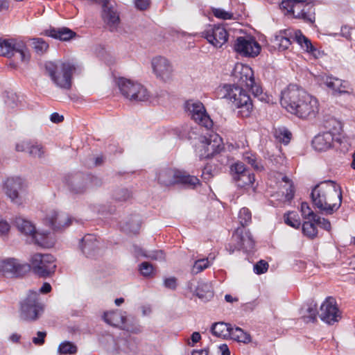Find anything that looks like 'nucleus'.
<instances>
[{
	"mask_svg": "<svg viewBox=\"0 0 355 355\" xmlns=\"http://www.w3.org/2000/svg\"><path fill=\"white\" fill-rule=\"evenodd\" d=\"M306 312L308 313L306 316L309 321L314 322L316 320V317L318 313L317 304L313 301L311 300L306 303Z\"/></svg>",
	"mask_w": 355,
	"mask_h": 355,
	"instance_id": "48",
	"label": "nucleus"
},
{
	"mask_svg": "<svg viewBox=\"0 0 355 355\" xmlns=\"http://www.w3.org/2000/svg\"><path fill=\"white\" fill-rule=\"evenodd\" d=\"M58 352L62 354H73L77 352V347L71 342L64 341L59 345Z\"/></svg>",
	"mask_w": 355,
	"mask_h": 355,
	"instance_id": "45",
	"label": "nucleus"
},
{
	"mask_svg": "<svg viewBox=\"0 0 355 355\" xmlns=\"http://www.w3.org/2000/svg\"><path fill=\"white\" fill-rule=\"evenodd\" d=\"M268 268V263L264 260L259 261L254 265V272L257 275L265 273Z\"/></svg>",
	"mask_w": 355,
	"mask_h": 355,
	"instance_id": "57",
	"label": "nucleus"
},
{
	"mask_svg": "<svg viewBox=\"0 0 355 355\" xmlns=\"http://www.w3.org/2000/svg\"><path fill=\"white\" fill-rule=\"evenodd\" d=\"M234 49L246 57H255L259 53L261 46L252 37H239L234 43Z\"/></svg>",
	"mask_w": 355,
	"mask_h": 355,
	"instance_id": "17",
	"label": "nucleus"
},
{
	"mask_svg": "<svg viewBox=\"0 0 355 355\" xmlns=\"http://www.w3.org/2000/svg\"><path fill=\"white\" fill-rule=\"evenodd\" d=\"M274 135L279 141L284 144H288L291 139V132L284 127L275 128Z\"/></svg>",
	"mask_w": 355,
	"mask_h": 355,
	"instance_id": "42",
	"label": "nucleus"
},
{
	"mask_svg": "<svg viewBox=\"0 0 355 355\" xmlns=\"http://www.w3.org/2000/svg\"><path fill=\"white\" fill-rule=\"evenodd\" d=\"M248 88L251 89L254 97L257 98L259 101L266 103L269 101V96L263 92L261 87L255 82V80H254L253 85H249Z\"/></svg>",
	"mask_w": 355,
	"mask_h": 355,
	"instance_id": "40",
	"label": "nucleus"
},
{
	"mask_svg": "<svg viewBox=\"0 0 355 355\" xmlns=\"http://www.w3.org/2000/svg\"><path fill=\"white\" fill-rule=\"evenodd\" d=\"M209 44L216 48H221L227 42L229 34L222 25L209 24L202 33Z\"/></svg>",
	"mask_w": 355,
	"mask_h": 355,
	"instance_id": "13",
	"label": "nucleus"
},
{
	"mask_svg": "<svg viewBox=\"0 0 355 355\" xmlns=\"http://www.w3.org/2000/svg\"><path fill=\"white\" fill-rule=\"evenodd\" d=\"M274 42L283 50L287 49L291 44L290 38L282 33L275 36Z\"/></svg>",
	"mask_w": 355,
	"mask_h": 355,
	"instance_id": "50",
	"label": "nucleus"
},
{
	"mask_svg": "<svg viewBox=\"0 0 355 355\" xmlns=\"http://www.w3.org/2000/svg\"><path fill=\"white\" fill-rule=\"evenodd\" d=\"M340 35L347 40L355 43V28L343 26L341 27Z\"/></svg>",
	"mask_w": 355,
	"mask_h": 355,
	"instance_id": "54",
	"label": "nucleus"
},
{
	"mask_svg": "<svg viewBox=\"0 0 355 355\" xmlns=\"http://www.w3.org/2000/svg\"><path fill=\"white\" fill-rule=\"evenodd\" d=\"M301 92L306 91L297 85L291 84L281 94L282 106L295 115L297 112V102L301 97H303Z\"/></svg>",
	"mask_w": 355,
	"mask_h": 355,
	"instance_id": "10",
	"label": "nucleus"
},
{
	"mask_svg": "<svg viewBox=\"0 0 355 355\" xmlns=\"http://www.w3.org/2000/svg\"><path fill=\"white\" fill-rule=\"evenodd\" d=\"M31 265L35 273L46 277L55 272L56 265L55 258L49 254H35L32 257Z\"/></svg>",
	"mask_w": 355,
	"mask_h": 355,
	"instance_id": "8",
	"label": "nucleus"
},
{
	"mask_svg": "<svg viewBox=\"0 0 355 355\" xmlns=\"http://www.w3.org/2000/svg\"><path fill=\"white\" fill-rule=\"evenodd\" d=\"M123 329L126 330L128 332L133 333V334H139L141 332V327L140 325H133V326H129L125 325L122 328Z\"/></svg>",
	"mask_w": 355,
	"mask_h": 355,
	"instance_id": "63",
	"label": "nucleus"
},
{
	"mask_svg": "<svg viewBox=\"0 0 355 355\" xmlns=\"http://www.w3.org/2000/svg\"><path fill=\"white\" fill-rule=\"evenodd\" d=\"M333 141L334 135L327 131L316 135L312 141V146L318 151H324L331 147Z\"/></svg>",
	"mask_w": 355,
	"mask_h": 355,
	"instance_id": "26",
	"label": "nucleus"
},
{
	"mask_svg": "<svg viewBox=\"0 0 355 355\" xmlns=\"http://www.w3.org/2000/svg\"><path fill=\"white\" fill-rule=\"evenodd\" d=\"M164 285L167 288L175 290L177 288V279L174 277L166 278L164 281Z\"/></svg>",
	"mask_w": 355,
	"mask_h": 355,
	"instance_id": "61",
	"label": "nucleus"
},
{
	"mask_svg": "<svg viewBox=\"0 0 355 355\" xmlns=\"http://www.w3.org/2000/svg\"><path fill=\"white\" fill-rule=\"evenodd\" d=\"M101 16L103 21L111 31L116 28L120 21L119 15L110 2L102 8Z\"/></svg>",
	"mask_w": 355,
	"mask_h": 355,
	"instance_id": "25",
	"label": "nucleus"
},
{
	"mask_svg": "<svg viewBox=\"0 0 355 355\" xmlns=\"http://www.w3.org/2000/svg\"><path fill=\"white\" fill-rule=\"evenodd\" d=\"M16 150L18 152H26L31 157L41 158L44 154L43 146L35 142L22 141L16 145Z\"/></svg>",
	"mask_w": 355,
	"mask_h": 355,
	"instance_id": "27",
	"label": "nucleus"
},
{
	"mask_svg": "<svg viewBox=\"0 0 355 355\" xmlns=\"http://www.w3.org/2000/svg\"><path fill=\"white\" fill-rule=\"evenodd\" d=\"M186 108L190 112L191 118L199 125L207 129L211 128L213 122L207 114L203 104L200 101H189L186 103Z\"/></svg>",
	"mask_w": 355,
	"mask_h": 355,
	"instance_id": "15",
	"label": "nucleus"
},
{
	"mask_svg": "<svg viewBox=\"0 0 355 355\" xmlns=\"http://www.w3.org/2000/svg\"><path fill=\"white\" fill-rule=\"evenodd\" d=\"M248 170L250 169L248 168L243 162H237L232 164L230 166V173L234 182L239 178L241 175L244 174V172H247Z\"/></svg>",
	"mask_w": 355,
	"mask_h": 355,
	"instance_id": "41",
	"label": "nucleus"
},
{
	"mask_svg": "<svg viewBox=\"0 0 355 355\" xmlns=\"http://www.w3.org/2000/svg\"><path fill=\"white\" fill-rule=\"evenodd\" d=\"M295 34V40L302 49L311 53H313L316 51V49L313 46L310 40L305 37L300 31H297Z\"/></svg>",
	"mask_w": 355,
	"mask_h": 355,
	"instance_id": "37",
	"label": "nucleus"
},
{
	"mask_svg": "<svg viewBox=\"0 0 355 355\" xmlns=\"http://www.w3.org/2000/svg\"><path fill=\"white\" fill-rule=\"evenodd\" d=\"M141 224V217L138 214L131 216L122 226L123 230L127 234H137L139 233Z\"/></svg>",
	"mask_w": 355,
	"mask_h": 355,
	"instance_id": "32",
	"label": "nucleus"
},
{
	"mask_svg": "<svg viewBox=\"0 0 355 355\" xmlns=\"http://www.w3.org/2000/svg\"><path fill=\"white\" fill-rule=\"evenodd\" d=\"M89 174L74 173L68 174L64 178V184L70 193L73 194L84 193L89 189Z\"/></svg>",
	"mask_w": 355,
	"mask_h": 355,
	"instance_id": "12",
	"label": "nucleus"
},
{
	"mask_svg": "<svg viewBox=\"0 0 355 355\" xmlns=\"http://www.w3.org/2000/svg\"><path fill=\"white\" fill-rule=\"evenodd\" d=\"M23 189V182L19 178H9L5 182L4 189L6 196L13 203L21 205L23 198L21 192Z\"/></svg>",
	"mask_w": 355,
	"mask_h": 355,
	"instance_id": "19",
	"label": "nucleus"
},
{
	"mask_svg": "<svg viewBox=\"0 0 355 355\" xmlns=\"http://www.w3.org/2000/svg\"><path fill=\"white\" fill-rule=\"evenodd\" d=\"M141 257L155 261H164L165 254L162 250H151L141 254Z\"/></svg>",
	"mask_w": 355,
	"mask_h": 355,
	"instance_id": "51",
	"label": "nucleus"
},
{
	"mask_svg": "<svg viewBox=\"0 0 355 355\" xmlns=\"http://www.w3.org/2000/svg\"><path fill=\"white\" fill-rule=\"evenodd\" d=\"M319 317L328 324H334L340 318L336 300L332 297H327L320 308Z\"/></svg>",
	"mask_w": 355,
	"mask_h": 355,
	"instance_id": "16",
	"label": "nucleus"
},
{
	"mask_svg": "<svg viewBox=\"0 0 355 355\" xmlns=\"http://www.w3.org/2000/svg\"><path fill=\"white\" fill-rule=\"evenodd\" d=\"M46 222L54 230H60L69 227L73 219L64 212H58L55 210L50 211L46 216Z\"/></svg>",
	"mask_w": 355,
	"mask_h": 355,
	"instance_id": "21",
	"label": "nucleus"
},
{
	"mask_svg": "<svg viewBox=\"0 0 355 355\" xmlns=\"http://www.w3.org/2000/svg\"><path fill=\"white\" fill-rule=\"evenodd\" d=\"M10 230L9 223L0 216V236L4 238L7 236Z\"/></svg>",
	"mask_w": 355,
	"mask_h": 355,
	"instance_id": "58",
	"label": "nucleus"
},
{
	"mask_svg": "<svg viewBox=\"0 0 355 355\" xmlns=\"http://www.w3.org/2000/svg\"><path fill=\"white\" fill-rule=\"evenodd\" d=\"M210 264L209 259H200L195 261L192 268V272L198 274L208 268Z\"/></svg>",
	"mask_w": 355,
	"mask_h": 355,
	"instance_id": "53",
	"label": "nucleus"
},
{
	"mask_svg": "<svg viewBox=\"0 0 355 355\" xmlns=\"http://www.w3.org/2000/svg\"><path fill=\"white\" fill-rule=\"evenodd\" d=\"M311 198L313 207L321 214L331 215L341 205V188L332 180L322 182L313 188Z\"/></svg>",
	"mask_w": 355,
	"mask_h": 355,
	"instance_id": "2",
	"label": "nucleus"
},
{
	"mask_svg": "<svg viewBox=\"0 0 355 355\" xmlns=\"http://www.w3.org/2000/svg\"><path fill=\"white\" fill-rule=\"evenodd\" d=\"M254 180V174L248 170L247 172H244V174L241 175L234 182L238 187L245 188L252 186Z\"/></svg>",
	"mask_w": 355,
	"mask_h": 355,
	"instance_id": "38",
	"label": "nucleus"
},
{
	"mask_svg": "<svg viewBox=\"0 0 355 355\" xmlns=\"http://www.w3.org/2000/svg\"><path fill=\"white\" fill-rule=\"evenodd\" d=\"M138 343L139 341L137 338L128 336L126 338L117 339L115 344L119 352L128 353L136 350Z\"/></svg>",
	"mask_w": 355,
	"mask_h": 355,
	"instance_id": "30",
	"label": "nucleus"
},
{
	"mask_svg": "<svg viewBox=\"0 0 355 355\" xmlns=\"http://www.w3.org/2000/svg\"><path fill=\"white\" fill-rule=\"evenodd\" d=\"M200 184L199 179L194 175H190L184 171H178L176 184H181L187 188H194Z\"/></svg>",
	"mask_w": 355,
	"mask_h": 355,
	"instance_id": "33",
	"label": "nucleus"
},
{
	"mask_svg": "<svg viewBox=\"0 0 355 355\" xmlns=\"http://www.w3.org/2000/svg\"><path fill=\"white\" fill-rule=\"evenodd\" d=\"M31 45L37 54L44 53L49 49V44L42 38H33Z\"/></svg>",
	"mask_w": 355,
	"mask_h": 355,
	"instance_id": "43",
	"label": "nucleus"
},
{
	"mask_svg": "<svg viewBox=\"0 0 355 355\" xmlns=\"http://www.w3.org/2000/svg\"><path fill=\"white\" fill-rule=\"evenodd\" d=\"M234 84L225 85L223 98L230 100L239 109V115L248 117L253 110V103L248 93L243 89L254 83V72L248 65L237 64L232 74Z\"/></svg>",
	"mask_w": 355,
	"mask_h": 355,
	"instance_id": "1",
	"label": "nucleus"
},
{
	"mask_svg": "<svg viewBox=\"0 0 355 355\" xmlns=\"http://www.w3.org/2000/svg\"><path fill=\"white\" fill-rule=\"evenodd\" d=\"M152 68L157 78L166 82L171 79L173 69L168 59L162 56H157L151 61Z\"/></svg>",
	"mask_w": 355,
	"mask_h": 355,
	"instance_id": "18",
	"label": "nucleus"
},
{
	"mask_svg": "<svg viewBox=\"0 0 355 355\" xmlns=\"http://www.w3.org/2000/svg\"><path fill=\"white\" fill-rule=\"evenodd\" d=\"M125 315L119 310L105 312L103 314V320L106 323L121 329L125 324Z\"/></svg>",
	"mask_w": 355,
	"mask_h": 355,
	"instance_id": "31",
	"label": "nucleus"
},
{
	"mask_svg": "<svg viewBox=\"0 0 355 355\" xmlns=\"http://www.w3.org/2000/svg\"><path fill=\"white\" fill-rule=\"evenodd\" d=\"M81 250L83 253L89 258H95L100 252L99 242L96 236L87 234L81 239Z\"/></svg>",
	"mask_w": 355,
	"mask_h": 355,
	"instance_id": "24",
	"label": "nucleus"
},
{
	"mask_svg": "<svg viewBox=\"0 0 355 355\" xmlns=\"http://www.w3.org/2000/svg\"><path fill=\"white\" fill-rule=\"evenodd\" d=\"M46 336V331H37V336L33 337L32 341L36 345H42L44 343Z\"/></svg>",
	"mask_w": 355,
	"mask_h": 355,
	"instance_id": "60",
	"label": "nucleus"
},
{
	"mask_svg": "<svg viewBox=\"0 0 355 355\" xmlns=\"http://www.w3.org/2000/svg\"><path fill=\"white\" fill-rule=\"evenodd\" d=\"M195 293L196 296L204 302L209 301L214 297L210 284L202 282L198 283Z\"/></svg>",
	"mask_w": 355,
	"mask_h": 355,
	"instance_id": "35",
	"label": "nucleus"
},
{
	"mask_svg": "<svg viewBox=\"0 0 355 355\" xmlns=\"http://www.w3.org/2000/svg\"><path fill=\"white\" fill-rule=\"evenodd\" d=\"M301 92L306 91L297 85L291 84L281 94L282 106L295 115L297 112V102L301 97H303Z\"/></svg>",
	"mask_w": 355,
	"mask_h": 355,
	"instance_id": "9",
	"label": "nucleus"
},
{
	"mask_svg": "<svg viewBox=\"0 0 355 355\" xmlns=\"http://www.w3.org/2000/svg\"><path fill=\"white\" fill-rule=\"evenodd\" d=\"M316 218L313 219V221L316 223L317 225H319L320 227L323 228L324 230L327 231H330L331 225L330 223V221L328 219H326L324 218H321L319 216V219L315 220Z\"/></svg>",
	"mask_w": 355,
	"mask_h": 355,
	"instance_id": "59",
	"label": "nucleus"
},
{
	"mask_svg": "<svg viewBox=\"0 0 355 355\" xmlns=\"http://www.w3.org/2000/svg\"><path fill=\"white\" fill-rule=\"evenodd\" d=\"M301 94L303 97L297 102L295 115L302 119L315 117L319 110L317 99L306 92H301Z\"/></svg>",
	"mask_w": 355,
	"mask_h": 355,
	"instance_id": "11",
	"label": "nucleus"
},
{
	"mask_svg": "<svg viewBox=\"0 0 355 355\" xmlns=\"http://www.w3.org/2000/svg\"><path fill=\"white\" fill-rule=\"evenodd\" d=\"M324 84L327 86L329 88L332 89L335 91H338L339 93H344V91H342L340 89V86H341V80L338 78H335L330 76H324L322 78Z\"/></svg>",
	"mask_w": 355,
	"mask_h": 355,
	"instance_id": "46",
	"label": "nucleus"
},
{
	"mask_svg": "<svg viewBox=\"0 0 355 355\" xmlns=\"http://www.w3.org/2000/svg\"><path fill=\"white\" fill-rule=\"evenodd\" d=\"M38 293L29 291L26 297L20 303V317L28 321H34L38 319L43 311V306L39 302Z\"/></svg>",
	"mask_w": 355,
	"mask_h": 355,
	"instance_id": "5",
	"label": "nucleus"
},
{
	"mask_svg": "<svg viewBox=\"0 0 355 355\" xmlns=\"http://www.w3.org/2000/svg\"><path fill=\"white\" fill-rule=\"evenodd\" d=\"M213 176H214V175L211 172V168L208 166H206L202 171V179L205 180H209Z\"/></svg>",
	"mask_w": 355,
	"mask_h": 355,
	"instance_id": "64",
	"label": "nucleus"
},
{
	"mask_svg": "<svg viewBox=\"0 0 355 355\" xmlns=\"http://www.w3.org/2000/svg\"><path fill=\"white\" fill-rule=\"evenodd\" d=\"M131 196V193L125 188L116 189L112 193V198L117 202L127 201Z\"/></svg>",
	"mask_w": 355,
	"mask_h": 355,
	"instance_id": "44",
	"label": "nucleus"
},
{
	"mask_svg": "<svg viewBox=\"0 0 355 355\" xmlns=\"http://www.w3.org/2000/svg\"><path fill=\"white\" fill-rule=\"evenodd\" d=\"M0 55L7 58L17 56L21 62L29 60L31 57L25 43L14 39L0 40Z\"/></svg>",
	"mask_w": 355,
	"mask_h": 355,
	"instance_id": "7",
	"label": "nucleus"
},
{
	"mask_svg": "<svg viewBox=\"0 0 355 355\" xmlns=\"http://www.w3.org/2000/svg\"><path fill=\"white\" fill-rule=\"evenodd\" d=\"M45 69L57 87L65 89L71 88L72 73L76 69L73 64L69 62H48Z\"/></svg>",
	"mask_w": 355,
	"mask_h": 355,
	"instance_id": "3",
	"label": "nucleus"
},
{
	"mask_svg": "<svg viewBox=\"0 0 355 355\" xmlns=\"http://www.w3.org/2000/svg\"><path fill=\"white\" fill-rule=\"evenodd\" d=\"M306 0H284L281 5L288 12L292 13L295 18L312 24L315 19V8L311 2L306 3Z\"/></svg>",
	"mask_w": 355,
	"mask_h": 355,
	"instance_id": "4",
	"label": "nucleus"
},
{
	"mask_svg": "<svg viewBox=\"0 0 355 355\" xmlns=\"http://www.w3.org/2000/svg\"><path fill=\"white\" fill-rule=\"evenodd\" d=\"M232 240L236 242V248L247 252L251 251L254 247V241L248 230L238 227L232 235Z\"/></svg>",
	"mask_w": 355,
	"mask_h": 355,
	"instance_id": "20",
	"label": "nucleus"
},
{
	"mask_svg": "<svg viewBox=\"0 0 355 355\" xmlns=\"http://www.w3.org/2000/svg\"><path fill=\"white\" fill-rule=\"evenodd\" d=\"M302 224V233L310 239H313L318 236V229L316 223L312 219H304Z\"/></svg>",
	"mask_w": 355,
	"mask_h": 355,
	"instance_id": "36",
	"label": "nucleus"
},
{
	"mask_svg": "<svg viewBox=\"0 0 355 355\" xmlns=\"http://www.w3.org/2000/svg\"><path fill=\"white\" fill-rule=\"evenodd\" d=\"M301 213L304 219H319V216L311 210L310 206L306 202H302L301 204Z\"/></svg>",
	"mask_w": 355,
	"mask_h": 355,
	"instance_id": "49",
	"label": "nucleus"
},
{
	"mask_svg": "<svg viewBox=\"0 0 355 355\" xmlns=\"http://www.w3.org/2000/svg\"><path fill=\"white\" fill-rule=\"evenodd\" d=\"M252 214L250 211L246 208L243 207L240 209L239 213V220L241 227L245 228V226L248 225L251 223Z\"/></svg>",
	"mask_w": 355,
	"mask_h": 355,
	"instance_id": "47",
	"label": "nucleus"
},
{
	"mask_svg": "<svg viewBox=\"0 0 355 355\" xmlns=\"http://www.w3.org/2000/svg\"><path fill=\"white\" fill-rule=\"evenodd\" d=\"M230 338L243 343H248L251 341L250 335L240 327L232 328Z\"/></svg>",
	"mask_w": 355,
	"mask_h": 355,
	"instance_id": "39",
	"label": "nucleus"
},
{
	"mask_svg": "<svg viewBox=\"0 0 355 355\" xmlns=\"http://www.w3.org/2000/svg\"><path fill=\"white\" fill-rule=\"evenodd\" d=\"M284 219L286 225L295 229H298L301 225L300 220L293 212L284 214Z\"/></svg>",
	"mask_w": 355,
	"mask_h": 355,
	"instance_id": "52",
	"label": "nucleus"
},
{
	"mask_svg": "<svg viewBox=\"0 0 355 355\" xmlns=\"http://www.w3.org/2000/svg\"><path fill=\"white\" fill-rule=\"evenodd\" d=\"M30 265L14 258L0 260V272L7 277H20L30 270Z\"/></svg>",
	"mask_w": 355,
	"mask_h": 355,
	"instance_id": "14",
	"label": "nucleus"
},
{
	"mask_svg": "<svg viewBox=\"0 0 355 355\" xmlns=\"http://www.w3.org/2000/svg\"><path fill=\"white\" fill-rule=\"evenodd\" d=\"M141 274L146 277H150L153 272V266L151 263L144 261L139 266Z\"/></svg>",
	"mask_w": 355,
	"mask_h": 355,
	"instance_id": "55",
	"label": "nucleus"
},
{
	"mask_svg": "<svg viewBox=\"0 0 355 355\" xmlns=\"http://www.w3.org/2000/svg\"><path fill=\"white\" fill-rule=\"evenodd\" d=\"M232 328V326L231 324L219 322L212 324L211 331L212 334L217 337L228 338L230 336Z\"/></svg>",
	"mask_w": 355,
	"mask_h": 355,
	"instance_id": "34",
	"label": "nucleus"
},
{
	"mask_svg": "<svg viewBox=\"0 0 355 355\" xmlns=\"http://www.w3.org/2000/svg\"><path fill=\"white\" fill-rule=\"evenodd\" d=\"M205 140V142L202 145L203 149L201 150L204 152L200 153V159H210L224 150L222 139L218 135H216L213 139L210 138Z\"/></svg>",
	"mask_w": 355,
	"mask_h": 355,
	"instance_id": "22",
	"label": "nucleus"
},
{
	"mask_svg": "<svg viewBox=\"0 0 355 355\" xmlns=\"http://www.w3.org/2000/svg\"><path fill=\"white\" fill-rule=\"evenodd\" d=\"M44 35L61 41H68L76 36V33L67 27L50 28L44 31Z\"/></svg>",
	"mask_w": 355,
	"mask_h": 355,
	"instance_id": "29",
	"label": "nucleus"
},
{
	"mask_svg": "<svg viewBox=\"0 0 355 355\" xmlns=\"http://www.w3.org/2000/svg\"><path fill=\"white\" fill-rule=\"evenodd\" d=\"M214 15L219 19H231L233 18V14L230 12H227L221 8H214L213 9Z\"/></svg>",
	"mask_w": 355,
	"mask_h": 355,
	"instance_id": "56",
	"label": "nucleus"
},
{
	"mask_svg": "<svg viewBox=\"0 0 355 355\" xmlns=\"http://www.w3.org/2000/svg\"><path fill=\"white\" fill-rule=\"evenodd\" d=\"M118 87L121 94L131 101H145L148 99V92L139 83L120 78L118 80Z\"/></svg>",
	"mask_w": 355,
	"mask_h": 355,
	"instance_id": "6",
	"label": "nucleus"
},
{
	"mask_svg": "<svg viewBox=\"0 0 355 355\" xmlns=\"http://www.w3.org/2000/svg\"><path fill=\"white\" fill-rule=\"evenodd\" d=\"M14 223L19 232L26 235L31 236L32 238L35 241V243L39 245H42V242L38 239V236H40L41 239H44L47 235V233L44 234H39L36 231L35 227L30 221L20 216L16 217Z\"/></svg>",
	"mask_w": 355,
	"mask_h": 355,
	"instance_id": "23",
	"label": "nucleus"
},
{
	"mask_svg": "<svg viewBox=\"0 0 355 355\" xmlns=\"http://www.w3.org/2000/svg\"><path fill=\"white\" fill-rule=\"evenodd\" d=\"M178 170L174 168L161 169L157 175L158 183L163 187L176 184Z\"/></svg>",
	"mask_w": 355,
	"mask_h": 355,
	"instance_id": "28",
	"label": "nucleus"
},
{
	"mask_svg": "<svg viewBox=\"0 0 355 355\" xmlns=\"http://www.w3.org/2000/svg\"><path fill=\"white\" fill-rule=\"evenodd\" d=\"M135 5L137 8L144 10L149 6L150 0H135Z\"/></svg>",
	"mask_w": 355,
	"mask_h": 355,
	"instance_id": "62",
	"label": "nucleus"
}]
</instances>
